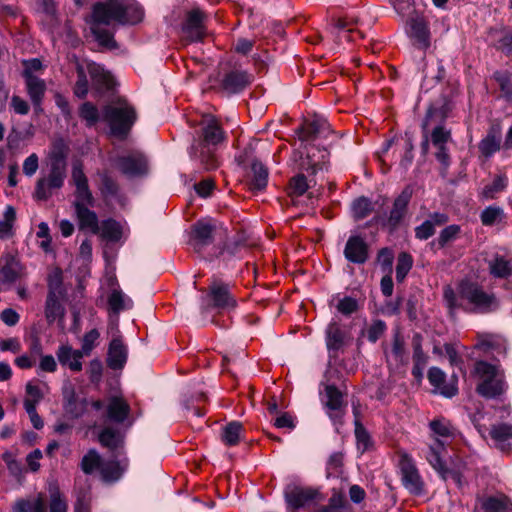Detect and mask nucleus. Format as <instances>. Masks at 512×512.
<instances>
[{
    "mask_svg": "<svg viewBox=\"0 0 512 512\" xmlns=\"http://www.w3.org/2000/svg\"><path fill=\"white\" fill-rule=\"evenodd\" d=\"M144 17L143 8L135 0H108L92 6L90 29L100 46L109 50L118 47L115 25H135Z\"/></svg>",
    "mask_w": 512,
    "mask_h": 512,
    "instance_id": "obj_1",
    "label": "nucleus"
},
{
    "mask_svg": "<svg viewBox=\"0 0 512 512\" xmlns=\"http://www.w3.org/2000/svg\"><path fill=\"white\" fill-rule=\"evenodd\" d=\"M225 140V132L214 117L205 119L202 123L199 138L191 146L190 155L194 161L209 171L218 168L219 161L216 147Z\"/></svg>",
    "mask_w": 512,
    "mask_h": 512,
    "instance_id": "obj_2",
    "label": "nucleus"
},
{
    "mask_svg": "<svg viewBox=\"0 0 512 512\" xmlns=\"http://www.w3.org/2000/svg\"><path fill=\"white\" fill-rule=\"evenodd\" d=\"M432 432L433 443L429 444L426 459L430 465L441 475L443 479L448 477L457 478L443 461L445 446L455 437L456 429L451 422L443 417L436 418L429 423Z\"/></svg>",
    "mask_w": 512,
    "mask_h": 512,
    "instance_id": "obj_3",
    "label": "nucleus"
},
{
    "mask_svg": "<svg viewBox=\"0 0 512 512\" xmlns=\"http://www.w3.org/2000/svg\"><path fill=\"white\" fill-rule=\"evenodd\" d=\"M474 375L479 379L476 391L485 398H498L508 388L504 371L498 365L478 361L474 366Z\"/></svg>",
    "mask_w": 512,
    "mask_h": 512,
    "instance_id": "obj_4",
    "label": "nucleus"
},
{
    "mask_svg": "<svg viewBox=\"0 0 512 512\" xmlns=\"http://www.w3.org/2000/svg\"><path fill=\"white\" fill-rule=\"evenodd\" d=\"M67 177V164L64 158L53 157L48 173L41 176L35 185L33 197L37 201H47L64 186Z\"/></svg>",
    "mask_w": 512,
    "mask_h": 512,
    "instance_id": "obj_5",
    "label": "nucleus"
},
{
    "mask_svg": "<svg viewBox=\"0 0 512 512\" xmlns=\"http://www.w3.org/2000/svg\"><path fill=\"white\" fill-rule=\"evenodd\" d=\"M102 119L113 135L125 137L136 121V111L126 100L119 99L103 108Z\"/></svg>",
    "mask_w": 512,
    "mask_h": 512,
    "instance_id": "obj_6",
    "label": "nucleus"
},
{
    "mask_svg": "<svg viewBox=\"0 0 512 512\" xmlns=\"http://www.w3.org/2000/svg\"><path fill=\"white\" fill-rule=\"evenodd\" d=\"M67 502L59 488L49 489V512H67ZM13 512H48L45 494L38 493L27 498L18 499L13 505Z\"/></svg>",
    "mask_w": 512,
    "mask_h": 512,
    "instance_id": "obj_7",
    "label": "nucleus"
},
{
    "mask_svg": "<svg viewBox=\"0 0 512 512\" xmlns=\"http://www.w3.org/2000/svg\"><path fill=\"white\" fill-rule=\"evenodd\" d=\"M459 296L468 301L481 313H490L499 308V301L493 293L486 292L476 283L461 282Z\"/></svg>",
    "mask_w": 512,
    "mask_h": 512,
    "instance_id": "obj_8",
    "label": "nucleus"
},
{
    "mask_svg": "<svg viewBox=\"0 0 512 512\" xmlns=\"http://www.w3.org/2000/svg\"><path fill=\"white\" fill-rule=\"evenodd\" d=\"M115 167L128 178L147 175L149 163L146 155L139 150H130L113 159Z\"/></svg>",
    "mask_w": 512,
    "mask_h": 512,
    "instance_id": "obj_9",
    "label": "nucleus"
},
{
    "mask_svg": "<svg viewBox=\"0 0 512 512\" xmlns=\"http://www.w3.org/2000/svg\"><path fill=\"white\" fill-rule=\"evenodd\" d=\"M203 301L207 308L218 310L229 311L237 305L235 297L231 294L230 286L216 279L209 285L208 293Z\"/></svg>",
    "mask_w": 512,
    "mask_h": 512,
    "instance_id": "obj_10",
    "label": "nucleus"
},
{
    "mask_svg": "<svg viewBox=\"0 0 512 512\" xmlns=\"http://www.w3.org/2000/svg\"><path fill=\"white\" fill-rule=\"evenodd\" d=\"M284 495L288 506L293 510L317 504L323 500L318 489L297 485L288 486Z\"/></svg>",
    "mask_w": 512,
    "mask_h": 512,
    "instance_id": "obj_11",
    "label": "nucleus"
},
{
    "mask_svg": "<svg viewBox=\"0 0 512 512\" xmlns=\"http://www.w3.org/2000/svg\"><path fill=\"white\" fill-rule=\"evenodd\" d=\"M95 205V198L91 196V200L74 199L72 206L75 211L78 227L80 230H88L98 235L100 232L99 220L95 211L91 207Z\"/></svg>",
    "mask_w": 512,
    "mask_h": 512,
    "instance_id": "obj_12",
    "label": "nucleus"
},
{
    "mask_svg": "<svg viewBox=\"0 0 512 512\" xmlns=\"http://www.w3.org/2000/svg\"><path fill=\"white\" fill-rule=\"evenodd\" d=\"M399 468L401 482L405 489L413 495H421L424 492V481L415 463L408 454L404 453L400 456Z\"/></svg>",
    "mask_w": 512,
    "mask_h": 512,
    "instance_id": "obj_13",
    "label": "nucleus"
},
{
    "mask_svg": "<svg viewBox=\"0 0 512 512\" xmlns=\"http://www.w3.org/2000/svg\"><path fill=\"white\" fill-rule=\"evenodd\" d=\"M217 227V222L211 218L200 219L192 226L190 243L196 252L214 242Z\"/></svg>",
    "mask_w": 512,
    "mask_h": 512,
    "instance_id": "obj_14",
    "label": "nucleus"
},
{
    "mask_svg": "<svg viewBox=\"0 0 512 512\" xmlns=\"http://www.w3.org/2000/svg\"><path fill=\"white\" fill-rule=\"evenodd\" d=\"M352 340L351 329L339 320L332 319L325 330V341L328 350L339 351Z\"/></svg>",
    "mask_w": 512,
    "mask_h": 512,
    "instance_id": "obj_15",
    "label": "nucleus"
},
{
    "mask_svg": "<svg viewBox=\"0 0 512 512\" xmlns=\"http://www.w3.org/2000/svg\"><path fill=\"white\" fill-rule=\"evenodd\" d=\"M206 16L200 9H192L186 14L182 32L189 42H200L206 36L204 20Z\"/></svg>",
    "mask_w": 512,
    "mask_h": 512,
    "instance_id": "obj_16",
    "label": "nucleus"
},
{
    "mask_svg": "<svg viewBox=\"0 0 512 512\" xmlns=\"http://www.w3.org/2000/svg\"><path fill=\"white\" fill-rule=\"evenodd\" d=\"M330 132V124L327 119L320 115H314L312 118L306 119L297 130L299 140L302 142H311L319 137H326Z\"/></svg>",
    "mask_w": 512,
    "mask_h": 512,
    "instance_id": "obj_17",
    "label": "nucleus"
},
{
    "mask_svg": "<svg viewBox=\"0 0 512 512\" xmlns=\"http://www.w3.org/2000/svg\"><path fill=\"white\" fill-rule=\"evenodd\" d=\"M412 197V190L410 187H406L403 191L394 199L392 208L383 223L390 230H395L404 220L408 205Z\"/></svg>",
    "mask_w": 512,
    "mask_h": 512,
    "instance_id": "obj_18",
    "label": "nucleus"
},
{
    "mask_svg": "<svg viewBox=\"0 0 512 512\" xmlns=\"http://www.w3.org/2000/svg\"><path fill=\"white\" fill-rule=\"evenodd\" d=\"M322 402L324 407L327 409L329 417L333 421H338L342 418L346 403L344 401L342 392L336 386H325Z\"/></svg>",
    "mask_w": 512,
    "mask_h": 512,
    "instance_id": "obj_19",
    "label": "nucleus"
},
{
    "mask_svg": "<svg viewBox=\"0 0 512 512\" xmlns=\"http://www.w3.org/2000/svg\"><path fill=\"white\" fill-rule=\"evenodd\" d=\"M430 140L437 150L435 153L436 159L444 167H448L450 165V155L446 145L451 141V131L443 125H435L431 131Z\"/></svg>",
    "mask_w": 512,
    "mask_h": 512,
    "instance_id": "obj_20",
    "label": "nucleus"
},
{
    "mask_svg": "<svg viewBox=\"0 0 512 512\" xmlns=\"http://www.w3.org/2000/svg\"><path fill=\"white\" fill-rule=\"evenodd\" d=\"M346 260L353 264H364L369 258V246L360 235H351L344 247Z\"/></svg>",
    "mask_w": 512,
    "mask_h": 512,
    "instance_id": "obj_21",
    "label": "nucleus"
},
{
    "mask_svg": "<svg viewBox=\"0 0 512 512\" xmlns=\"http://www.w3.org/2000/svg\"><path fill=\"white\" fill-rule=\"evenodd\" d=\"M252 80L253 76L247 71L234 69L224 75L221 86L229 94H237L249 86Z\"/></svg>",
    "mask_w": 512,
    "mask_h": 512,
    "instance_id": "obj_22",
    "label": "nucleus"
},
{
    "mask_svg": "<svg viewBox=\"0 0 512 512\" xmlns=\"http://www.w3.org/2000/svg\"><path fill=\"white\" fill-rule=\"evenodd\" d=\"M26 92L31 100V103L34 107V111L39 114L43 111L42 102L45 98V94L47 91V85L44 79L36 76L30 75L27 73L26 78H24Z\"/></svg>",
    "mask_w": 512,
    "mask_h": 512,
    "instance_id": "obj_23",
    "label": "nucleus"
},
{
    "mask_svg": "<svg viewBox=\"0 0 512 512\" xmlns=\"http://www.w3.org/2000/svg\"><path fill=\"white\" fill-rule=\"evenodd\" d=\"M489 273L494 278L499 279H512V258L504 255L495 254L487 262ZM505 289H512V283L508 281L504 285Z\"/></svg>",
    "mask_w": 512,
    "mask_h": 512,
    "instance_id": "obj_24",
    "label": "nucleus"
},
{
    "mask_svg": "<svg viewBox=\"0 0 512 512\" xmlns=\"http://www.w3.org/2000/svg\"><path fill=\"white\" fill-rule=\"evenodd\" d=\"M451 110L452 104L446 99L433 103L427 110L422 124L424 133L426 134L427 128L431 125H443Z\"/></svg>",
    "mask_w": 512,
    "mask_h": 512,
    "instance_id": "obj_25",
    "label": "nucleus"
},
{
    "mask_svg": "<svg viewBox=\"0 0 512 512\" xmlns=\"http://www.w3.org/2000/svg\"><path fill=\"white\" fill-rule=\"evenodd\" d=\"M409 35L420 48L426 49L430 46V30L428 22L422 16L411 17L408 21Z\"/></svg>",
    "mask_w": 512,
    "mask_h": 512,
    "instance_id": "obj_26",
    "label": "nucleus"
},
{
    "mask_svg": "<svg viewBox=\"0 0 512 512\" xmlns=\"http://www.w3.org/2000/svg\"><path fill=\"white\" fill-rule=\"evenodd\" d=\"M97 175L100 178L98 186L99 192L105 201L108 200H120L121 188L118 181L111 175L108 170L98 171Z\"/></svg>",
    "mask_w": 512,
    "mask_h": 512,
    "instance_id": "obj_27",
    "label": "nucleus"
},
{
    "mask_svg": "<svg viewBox=\"0 0 512 512\" xmlns=\"http://www.w3.org/2000/svg\"><path fill=\"white\" fill-rule=\"evenodd\" d=\"M130 411V405L123 397L113 396L108 401L106 416L111 422L120 424L128 418Z\"/></svg>",
    "mask_w": 512,
    "mask_h": 512,
    "instance_id": "obj_28",
    "label": "nucleus"
},
{
    "mask_svg": "<svg viewBox=\"0 0 512 512\" xmlns=\"http://www.w3.org/2000/svg\"><path fill=\"white\" fill-rule=\"evenodd\" d=\"M72 181L75 185V199L91 200L93 196L92 191L89 188L88 178L84 173L83 166L81 163H75L72 167Z\"/></svg>",
    "mask_w": 512,
    "mask_h": 512,
    "instance_id": "obj_29",
    "label": "nucleus"
},
{
    "mask_svg": "<svg viewBox=\"0 0 512 512\" xmlns=\"http://www.w3.org/2000/svg\"><path fill=\"white\" fill-rule=\"evenodd\" d=\"M490 437L495 442L497 448L505 453L512 451V446L507 443L512 438V425L508 423H499L492 425Z\"/></svg>",
    "mask_w": 512,
    "mask_h": 512,
    "instance_id": "obj_30",
    "label": "nucleus"
},
{
    "mask_svg": "<svg viewBox=\"0 0 512 512\" xmlns=\"http://www.w3.org/2000/svg\"><path fill=\"white\" fill-rule=\"evenodd\" d=\"M483 512H512V502L503 494L478 498Z\"/></svg>",
    "mask_w": 512,
    "mask_h": 512,
    "instance_id": "obj_31",
    "label": "nucleus"
},
{
    "mask_svg": "<svg viewBox=\"0 0 512 512\" xmlns=\"http://www.w3.org/2000/svg\"><path fill=\"white\" fill-rule=\"evenodd\" d=\"M88 69L92 83L98 91H108L113 88L115 82L110 72L97 64L90 65Z\"/></svg>",
    "mask_w": 512,
    "mask_h": 512,
    "instance_id": "obj_32",
    "label": "nucleus"
},
{
    "mask_svg": "<svg viewBox=\"0 0 512 512\" xmlns=\"http://www.w3.org/2000/svg\"><path fill=\"white\" fill-rule=\"evenodd\" d=\"M269 172L267 167L258 160L251 164V175L249 179V188L252 191H263L268 183Z\"/></svg>",
    "mask_w": 512,
    "mask_h": 512,
    "instance_id": "obj_33",
    "label": "nucleus"
},
{
    "mask_svg": "<svg viewBox=\"0 0 512 512\" xmlns=\"http://www.w3.org/2000/svg\"><path fill=\"white\" fill-rule=\"evenodd\" d=\"M475 348L482 352H505L507 350V342L500 335L483 334L479 336Z\"/></svg>",
    "mask_w": 512,
    "mask_h": 512,
    "instance_id": "obj_34",
    "label": "nucleus"
},
{
    "mask_svg": "<svg viewBox=\"0 0 512 512\" xmlns=\"http://www.w3.org/2000/svg\"><path fill=\"white\" fill-rule=\"evenodd\" d=\"M428 379L431 385L439 389L441 394L446 397L456 395L457 388L454 385H445V374L438 368H431L428 372Z\"/></svg>",
    "mask_w": 512,
    "mask_h": 512,
    "instance_id": "obj_35",
    "label": "nucleus"
},
{
    "mask_svg": "<svg viewBox=\"0 0 512 512\" xmlns=\"http://www.w3.org/2000/svg\"><path fill=\"white\" fill-rule=\"evenodd\" d=\"M100 232L98 233L104 240L109 242H117L122 236L120 224L114 219L103 220L100 224Z\"/></svg>",
    "mask_w": 512,
    "mask_h": 512,
    "instance_id": "obj_36",
    "label": "nucleus"
},
{
    "mask_svg": "<svg viewBox=\"0 0 512 512\" xmlns=\"http://www.w3.org/2000/svg\"><path fill=\"white\" fill-rule=\"evenodd\" d=\"M489 36L497 49L507 53L512 52V32L495 28L489 31Z\"/></svg>",
    "mask_w": 512,
    "mask_h": 512,
    "instance_id": "obj_37",
    "label": "nucleus"
},
{
    "mask_svg": "<svg viewBox=\"0 0 512 512\" xmlns=\"http://www.w3.org/2000/svg\"><path fill=\"white\" fill-rule=\"evenodd\" d=\"M100 332L93 328L90 331L86 332L82 338V351L81 352H91L94 348H96L99 343ZM57 352H74L70 346L60 345L58 347ZM75 352H79L76 350Z\"/></svg>",
    "mask_w": 512,
    "mask_h": 512,
    "instance_id": "obj_38",
    "label": "nucleus"
},
{
    "mask_svg": "<svg viewBox=\"0 0 512 512\" xmlns=\"http://www.w3.org/2000/svg\"><path fill=\"white\" fill-rule=\"evenodd\" d=\"M387 325L381 319H374L364 329H362L360 337L367 338L371 343H376L386 332Z\"/></svg>",
    "mask_w": 512,
    "mask_h": 512,
    "instance_id": "obj_39",
    "label": "nucleus"
},
{
    "mask_svg": "<svg viewBox=\"0 0 512 512\" xmlns=\"http://www.w3.org/2000/svg\"><path fill=\"white\" fill-rule=\"evenodd\" d=\"M108 305L114 313H119L131 309L133 301L121 290H113L108 297Z\"/></svg>",
    "mask_w": 512,
    "mask_h": 512,
    "instance_id": "obj_40",
    "label": "nucleus"
},
{
    "mask_svg": "<svg viewBox=\"0 0 512 512\" xmlns=\"http://www.w3.org/2000/svg\"><path fill=\"white\" fill-rule=\"evenodd\" d=\"M505 219L504 210L496 205L486 207L480 214L481 223L484 226H493L503 222Z\"/></svg>",
    "mask_w": 512,
    "mask_h": 512,
    "instance_id": "obj_41",
    "label": "nucleus"
},
{
    "mask_svg": "<svg viewBox=\"0 0 512 512\" xmlns=\"http://www.w3.org/2000/svg\"><path fill=\"white\" fill-rule=\"evenodd\" d=\"M493 79L497 82L502 97L512 102V73L509 71H496L493 74Z\"/></svg>",
    "mask_w": 512,
    "mask_h": 512,
    "instance_id": "obj_42",
    "label": "nucleus"
},
{
    "mask_svg": "<svg viewBox=\"0 0 512 512\" xmlns=\"http://www.w3.org/2000/svg\"><path fill=\"white\" fill-rule=\"evenodd\" d=\"M243 432V426L239 422H231L223 428L222 441L228 446H235L239 443Z\"/></svg>",
    "mask_w": 512,
    "mask_h": 512,
    "instance_id": "obj_43",
    "label": "nucleus"
},
{
    "mask_svg": "<svg viewBox=\"0 0 512 512\" xmlns=\"http://www.w3.org/2000/svg\"><path fill=\"white\" fill-rule=\"evenodd\" d=\"M16 220V211L12 206H7L0 221V239H8L13 235V225Z\"/></svg>",
    "mask_w": 512,
    "mask_h": 512,
    "instance_id": "obj_44",
    "label": "nucleus"
},
{
    "mask_svg": "<svg viewBox=\"0 0 512 512\" xmlns=\"http://www.w3.org/2000/svg\"><path fill=\"white\" fill-rule=\"evenodd\" d=\"M507 186V178L503 175L496 176L490 184H487L481 192L484 199H494Z\"/></svg>",
    "mask_w": 512,
    "mask_h": 512,
    "instance_id": "obj_45",
    "label": "nucleus"
},
{
    "mask_svg": "<svg viewBox=\"0 0 512 512\" xmlns=\"http://www.w3.org/2000/svg\"><path fill=\"white\" fill-rule=\"evenodd\" d=\"M102 461L98 452L91 449L85 454L81 461V469L85 474H91L96 469H101Z\"/></svg>",
    "mask_w": 512,
    "mask_h": 512,
    "instance_id": "obj_46",
    "label": "nucleus"
},
{
    "mask_svg": "<svg viewBox=\"0 0 512 512\" xmlns=\"http://www.w3.org/2000/svg\"><path fill=\"white\" fill-rule=\"evenodd\" d=\"M43 399V392L38 385L28 383L26 385V396L24 399V408L34 409Z\"/></svg>",
    "mask_w": 512,
    "mask_h": 512,
    "instance_id": "obj_47",
    "label": "nucleus"
},
{
    "mask_svg": "<svg viewBox=\"0 0 512 512\" xmlns=\"http://www.w3.org/2000/svg\"><path fill=\"white\" fill-rule=\"evenodd\" d=\"M20 270L19 262L14 258H10L0 270L3 281L7 283L15 282L20 277Z\"/></svg>",
    "mask_w": 512,
    "mask_h": 512,
    "instance_id": "obj_48",
    "label": "nucleus"
},
{
    "mask_svg": "<svg viewBox=\"0 0 512 512\" xmlns=\"http://www.w3.org/2000/svg\"><path fill=\"white\" fill-rule=\"evenodd\" d=\"M373 210L371 201L366 197H360L352 203V213L356 220L366 218Z\"/></svg>",
    "mask_w": 512,
    "mask_h": 512,
    "instance_id": "obj_49",
    "label": "nucleus"
},
{
    "mask_svg": "<svg viewBox=\"0 0 512 512\" xmlns=\"http://www.w3.org/2000/svg\"><path fill=\"white\" fill-rule=\"evenodd\" d=\"M79 116L86 122L88 127L94 126L100 119L97 107L90 102H85L81 105Z\"/></svg>",
    "mask_w": 512,
    "mask_h": 512,
    "instance_id": "obj_50",
    "label": "nucleus"
},
{
    "mask_svg": "<svg viewBox=\"0 0 512 512\" xmlns=\"http://www.w3.org/2000/svg\"><path fill=\"white\" fill-rule=\"evenodd\" d=\"M100 473L105 481H116L121 477L123 470L118 462L107 461L102 462Z\"/></svg>",
    "mask_w": 512,
    "mask_h": 512,
    "instance_id": "obj_51",
    "label": "nucleus"
},
{
    "mask_svg": "<svg viewBox=\"0 0 512 512\" xmlns=\"http://www.w3.org/2000/svg\"><path fill=\"white\" fill-rule=\"evenodd\" d=\"M99 442L102 446L111 450L116 449L120 443V436L118 431L111 427L104 428L99 434Z\"/></svg>",
    "mask_w": 512,
    "mask_h": 512,
    "instance_id": "obj_52",
    "label": "nucleus"
},
{
    "mask_svg": "<svg viewBox=\"0 0 512 512\" xmlns=\"http://www.w3.org/2000/svg\"><path fill=\"white\" fill-rule=\"evenodd\" d=\"M412 257L408 253H400L396 265V280L402 282L412 268Z\"/></svg>",
    "mask_w": 512,
    "mask_h": 512,
    "instance_id": "obj_53",
    "label": "nucleus"
},
{
    "mask_svg": "<svg viewBox=\"0 0 512 512\" xmlns=\"http://www.w3.org/2000/svg\"><path fill=\"white\" fill-rule=\"evenodd\" d=\"M289 195L292 197L302 196L308 189V183L305 175L297 174L289 181Z\"/></svg>",
    "mask_w": 512,
    "mask_h": 512,
    "instance_id": "obj_54",
    "label": "nucleus"
},
{
    "mask_svg": "<svg viewBox=\"0 0 512 512\" xmlns=\"http://www.w3.org/2000/svg\"><path fill=\"white\" fill-rule=\"evenodd\" d=\"M346 504L345 496L342 493L334 492L329 499L328 505L316 512H344Z\"/></svg>",
    "mask_w": 512,
    "mask_h": 512,
    "instance_id": "obj_55",
    "label": "nucleus"
},
{
    "mask_svg": "<svg viewBox=\"0 0 512 512\" xmlns=\"http://www.w3.org/2000/svg\"><path fill=\"white\" fill-rule=\"evenodd\" d=\"M500 149V139L495 135H487L479 143V150L485 157H490Z\"/></svg>",
    "mask_w": 512,
    "mask_h": 512,
    "instance_id": "obj_56",
    "label": "nucleus"
},
{
    "mask_svg": "<svg viewBox=\"0 0 512 512\" xmlns=\"http://www.w3.org/2000/svg\"><path fill=\"white\" fill-rule=\"evenodd\" d=\"M355 437L358 449L362 452L366 451L371 445V438L365 427L359 422H355Z\"/></svg>",
    "mask_w": 512,
    "mask_h": 512,
    "instance_id": "obj_57",
    "label": "nucleus"
},
{
    "mask_svg": "<svg viewBox=\"0 0 512 512\" xmlns=\"http://www.w3.org/2000/svg\"><path fill=\"white\" fill-rule=\"evenodd\" d=\"M336 309L339 313L350 316L359 309L358 301L350 296H345L340 299L336 305Z\"/></svg>",
    "mask_w": 512,
    "mask_h": 512,
    "instance_id": "obj_58",
    "label": "nucleus"
},
{
    "mask_svg": "<svg viewBox=\"0 0 512 512\" xmlns=\"http://www.w3.org/2000/svg\"><path fill=\"white\" fill-rule=\"evenodd\" d=\"M460 226L453 224L445 227L438 237V244L440 247H445L449 242L456 239L460 233Z\"/></svg>",
    "mask_w": 512,
    "mask_h": 512,
    "instance_id": "obj_59",
    "label": "nucleus"
},
{
    "mask_svg": "<svg viewBox=\"0 0 512 512\" xmlns=\"http://www.w3.org/2000/svg\"><path fill=\"white\" fill-rule=\"evenodd\" d=\"M88 93V79L82 68L77 70V81L74 86V94L78 98H85Z\"/></svg>",
    "mask_w": 512,
    "mask_h": 512,
    "instance_id": "obj_60",
    "label": "nucleus"
},
{
    "mask_svg": "<svg viewBox=\"0 0 512 512\" xmlns=\"http://www.w3.org/2000/svg\"><path fill=\"white\" fill-rule=\"evenodd\" d=\"M84 354H58L59 362L68 365L72 371L78 372L82 369L81 358Z\"/></svg>",
    "mask_w": 512,
    "mask_h": 512,
    "instance_id": "obj_61",
    "label": "nucleus"
},
{
    "mask_svg": "<svg viewBox=\"0 0 512 512\" xmlns=\"http://www.w3.org/2000/svg\"><path fill=\"white\" fill-rule=\"evenodd\" d=\"M90 493L88 490H80L75 502V512H90Z\"/></svg>",
    "mask_w": 512,
    "mask_h": 512,
    "instance_id": "obj_62",
    "label": "nucleus"
},
{
    "mask_svg": "<svg viewBox=\"0 0 512 512\" xmlns=\"http://www.w3.org/2000/svg\"><path fill=\"white\" fill-rule=\"evenodd\" d=\"M112 330V339L109 343L108 352H126L127 346L119 334L118 328L114 327Z\"/></svg>",
    "mask_w": 512,
    "mask_h": 512,
    "instance_id": "obj_63",
    "label": "nucleus"
},
{
    "mask_svg": "<svg viewBox=\"0 0 512 512\" xmlns=\"http://www.w3.org/2000/svg\"><path fill=\"white\" fill-rule=\"evenodd\" d=\"M38 167H39V158H38L37 154L32 153L23 162V173L26 176L31 177L36 173V171L38 170Z\"/></svg>",
    "mask_w": 512,
    "mask_h": 512,
    "instance_id": "obj_64",
    "label": "nucleus"
}]
</instances>
